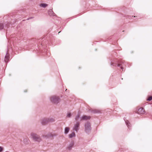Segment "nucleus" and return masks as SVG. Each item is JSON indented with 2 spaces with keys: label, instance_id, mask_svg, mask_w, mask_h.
<instances>
[{
  "label": "nucleus",
  "instance_id": "f257e3e1",
  "mask_svg": "<svg viewBox=\"0 0 152 152\" xmlns=\"http://www.w3.org/2000/svg\"><path fill=\"white\" fill-rule=\"evenodd\" d=\"M30 135L31 138L35 141L40 142L42 140L40 136L35 133H31Z\"/></svg>",
  "mask_w": 152,
  "mask_h": 152
},
{
  "label": "nucleus",
  "instance_id": "f03ea898",
  "mask_svg": "<svg viewBox=\"0 0 152 152\" xmlns=\"http://www.w3.org/2000/svg\"><path fill=\"white\" fill-rule=\"evenodd\" d=\"M50 101L54 104H57L59 103L60 101V99L58 97L55 96H53L50 98Z\"/></svg>",
  "mask_w": 152,
  "mask_h": 152
},
{
  "label": "nucleus",
  "instance_id": "7ed1b4c3",
  "mask_svg": "<svg viewBox=\"0 0 152 152\" xmlns=\"http://www.w3.org/2000/svg\"><path fill=\"white\" fill-rule=\"evenodd\" d=\"M91 129V124L90 123L87 122L85 125V132L88 133L90 132Z\"/></svg>",
  "mask_w": 152,
  "mask_h": 152
},
{
  "label": "nucleus",
  "instance_id": "20e7f679",
  "mask_svg": "<svg viewBox=\"0 0 152 152\" xmlns=\"http://www.w3.org/2000/svg\"><path fill=\"white\" fill-rule=\"evenodd\" d=\"M80 126V123L78 122H76L74 124L73 128V130L77 132L79 130Z\"/></svg>",
  "mask_w": 152,
  "mask_h": 152
},
{
  "label": "nucleus",
  "instance_id": "39448f33",
  "mask_svg": "<svg viewBox=\"0 0 152 152\" xmlns=\"http://www.w3.org/2000/svg\"><path fill=\"white\" fill-rule=\"evenodd\" d=\"M145 112L144 110V109L142 107L139 108L137 111V113L139 114H144Z\"/></svg>",
  "mask_w": 152,
  "mask_h": 152
},
{
  "label": "nucleus",
  "instance_id": "423d86ee",
  "mask_svg": "<svg viewBox=\"0 0 152 152\" xmlns=\"http://www.w3.org/2000/svg\"><path fill=\"white\" fill-rule=\"evenodd\" d=\"M74 145V143L73 141L71 142L69 144L67 149L69 150H71L72 149V148L73 147Z\"/></svg>",
  "mask_w": 152,
  "mask_h": 152
},
{
  "label": "nucleus",
  "instance_id": "0eeeda50",
  "mask_svg": "<svg viewBox=\"0 0 152 152\" xmlns=\"http://www.w3.org/2000/svg\"><path fill=\"white\" fill-rule=\"evenodd\" d=\"M125 63V61L124 60H122L120 62H119L117 65V66H121V69H122L123 70V65H124V63Z\"/></svg>",
  "mask_w": 152,
  "mask_h": 152
},
{
  "label": "nucleus",
  "instance_id": "6e6552de",
  "mask_svg": "<svg viewBox=\"0 0 152 152\" xmlns=\"http://www.w3.org/2000/svg\"><path fill=\"white\" fill-rule=\"evenodd\" d=\"M41 123L43 124H45L48 123L47 118H43L41 121Z\"/></svg>",
  "mask_w": 152,
  "mask_h": 152
},
{
  "label": "nucleus",
  "instance_id": "1a4fd4ad",
  "mask_svg": "<svg viewBox=\"0 0 152 152\" xmlns=\"http://www.w3.org/2000/svg\"><path fill=\"white\" fill-rule=\"evenodd\" d=\"M48 14L50 16H54L55 15L52 10H50L48 11Z\"/></svg>",
  "mask_w": 152,
  "mask_h": 152
},
{
  "label": "nucleus",
  "instance_id": "9d476101",
  "mask_svg": "<svg viewBox=\"0 0 152 152\" xmlns=\"http://www.w3.org/2000/svg\"><path fill=\"white\" fill-rule=\"evenodd\" d=\"M90 118V117L86 115H84L81 117V119L83 120H86L89 119Z\"/></svg>",
  "mask_w": 152,
  "mask_h": 152
},
{
  "label": "nucleus",
  "instance_id": "9b49d317",
  "mask_svg": "<svg viewBox=\"0 0 152 152\" xmlns=\"http://www.w3.org/2000/svg\"><path fill=\"white\" fill-rule=\"evenodd\" d=\"M69 130V129L68 127H66L64 129V134H67Z\"/></svg>",
  "mask_w": 152,
  "mask_h": 152
},
{
  "label": "nucleus",
  "instance_id": "f8f14e48",
  "mask_svg": "<svg viewBox=\"0 0 152 152\" xmlns=\"http://www.w3.org/2000/svg\"><path fill=\"white\" fill-rule=\"evenodd\" d=\"M56 135L54 134H52V133H49L47 134V136L48 137H53L56 136Z\"/></svg>",
  "mask_w": 152,
  "mask_h": 152
},
{
  "label": "nucleus",
  "instance_id": "ddd939ff",
  "mask_svg": "<svg viewBox=\"0 0 152 152\" xmlns=\"http://www.w3.org/2000/svg\"><path fill=\"white\" fill-rule=\"evenodd\" d=\"M75 133L74 132H72L71 134H70L69 135V137L70 138H72L74 137H75Z\"/></svg>",
  "mask_w": 152,
  "mask_h": 152
},
{
  "label": "nucleus",
  "instance_id": "4468645a",
  "mask_svg": "<svg viewBox=\"0 0 152 152\" xmlns=\"http://www.w3.org/2000/svg\"><path fill=\"white\" fill-rule=\"evenodd\" d=\"M48 123L49 122H53L55 121V120L52 118H47Z\"/></svg>",
  "mask_w": 152,
  "mask_h": 152
},
{
  "label": "nucleus",
  "instance_id": "2eb2a0df",
  "mask_svg": "<svg viewBox=\"0 0 152 152\" xmlns=\"http://www.w3.org/2000/svg\"><path fill=\"white\" fill-rule=\"evenodd\" d=\"M9 58V57L8 56V53H7L6 54V55L5 56V62H7L8 61V59Z\"/></svg>",
  "mask_w": 152,
  "mask_h": 152
},
{
  "label": "nucleus",
  "instance_id": "dca6fc26",
  "mask_svg": "<svg viewBox=\"0 0 152 152\" xmlns=\"http://www.w3.org/2000/svg\"><path fill=\"white\" fill-rule=\"evenodd\" d=\"M124 120L125 121L126 124L127 126L128 127L129 126L130 123H129V121L127 120H125V119H124Z\"/></svg>",
  "mask_w": 152,
  "mask_h": 152
},
{
  "label": "nucleus",
  "instance_id": "f3484780",
  "mask_svg": "<svg viewBox=\"0 0 152 152\" xmlns=\"http://www.w3.org/2000/svg\"><path fill=\"white\" fill-rule=\"evenodd\" d=\"M41 6L42 7H45L48 6V5L46 4H41Z\"/></svg>",
  "mask_w": 152,
  "mask_h": 152
},
{
  "label": "nucleus",
  "instance_id": "a211bd4d",
  "mask_svg": "<svg viewBox=\"0 0 152 152\" xmlns=\"http://www.w3.org/2000/svg\"><path fill=\"white\" fill-rule=\"evenodd\" d=\"M94 113H99L100 112V111L99 110H94L93 112Z\"/></svg>",
  "mask_w": 152,
  "mask_h": 152
},
{
  "label": "nucleus",
  "instance_id": "6ab92c4d",
  "mask_svg": "<svg viewBox=\"0 0 152 152\" xmlns=\"http://www.w3.org/2000/svg\"><path fill=\"white\" fill-rule=\"evenodd\" d=\"M4 28V26L3 24H0V30L3 29Z\"/></svg>",
  "mask_w": 152,
  "mask_h": 152
},
{
  "label": "nucleus",
  "instance_id": "aec40b11",
  "mask_svg": "<svg viewBox=\"0 0 152 152\" xmlns=\"http://www.w3.org/2000/svg\"><path fill=\"white\" fill-rule=\"evenodd\" d=\"M152 100V96H150L147 99V100L148 101H150Z\"/></svg>",
  "mask_w": 152,
  "mask_h": 152
},
{
  "label": "nucleus",
  "instance_id": "412c9836",
  "mask_svg": "<svg viewBox=\"0 0 152 152\" xmlns=\"http://www.w3.org/2000/svg\"><path fill=\"white\" fill-rule=\"evenodd\" d=\"M79 118V115H77L75 118V120H77Z\"/></svg>",
  "mask_w": 152,
  "mask_h": 152
},
{
  "label": "nucleus",
  "instance_id": "4be33fe9",
  "mask_svg": "<svg viewBox=\"0 0 152 152\" xmlns=\"http://www.w3.org/2000/svg\"><path fill=\"white\" fill-rule=\"evenodd\" d=\"M3 150V147L0 146V152H1Z\"/></svg>",
  "mask_w": 152,
  "mask_h": 152
},
{
  "label": "nucleus",
  "instance_id": "5701e85b",
  "mask_svg": "<svg viewBox=\"0 0 152 152\" xmlns=\"http://www.w3.org/2000/svg\"><path fill=\"white\" fill-rule=\"evenodd\" d=\"M71 113H68L67 114V117L69 118L71 116Z\"/></svg>",
  "mask_w": 152,
  "mask_h": 152
},
{
  "label": "nucleus",
  "instance_id": "b1692460",
  "mask_svg": "<svg viewBox=\"0 0 152 152\" xmlns=\"http://www.w3.org/2000/svg\"><path fill=\"white\" fill-rule=\"evenodd\" d=\"M31 18H32V17H30V18H28V19H27V20H29V19H31Z\"/></svg>",
  "mask_w": 152,
  "mask_h": 152
},
{
  "label": "nucleus",
  "instance_id": "393cba45",
  "mask_svg": "<svg viewBox=\"0 0 152 152\" xmlns=\"http://www.w3.org/2000/svg\"><path fill=\"white\" fill-rule=\"evenodd\" d=\"M111 65H113V64H111Z\"/></svg>",
  "mask_w": 152,
  "mask_h": 152
},
{
  "label": "nucleus",
  "instance_id": "a878e982",
  "mask_svg": "<svg viewBox=\"0 0 152 152\" xmlns=\"http://www.w3.org/2000/svg\"><path fill=\"white\" fill-rule=\"evenodd\" d=\"M60 31H59V32H58V33H60Z\"/></svg>",
  "mask_w": 152,
  "mask_h": 152
}]
</instances>
